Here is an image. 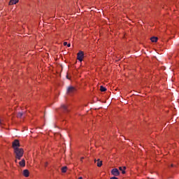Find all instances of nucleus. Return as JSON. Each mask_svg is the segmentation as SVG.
Masks as SVG:
<instances>
[{
  "label": "nucleus",
  "instance_id": "f257e3e1",
  "mask_svg": "<svg viewBox=\"0 0 179 179\" xmlns=\"http://www.w3.org/2000/svg\"><path fill=\"white\" fill-rule=\"evenodd\" d=\"M14 153L15 155V163H17V160H20V159H22V157H23V155L24 153V151L23 150L22 148H15V150H14Z\"/></svg>",
  "mask_w": 179,
  "mask_h": 179
},
{
  "label": "nucleus",
  "instance_id": "f03ea898",
  "mask_svg": "<svg viewBox=\"0 0 179 179\" xmlns=\"http://www.w3.org/2000/svg\"><path fill=\"white\" fill-rule=\"evenodd\" d=\"M83 58H85V53H83V51H80L77 54V59H78L80 62H82L83 61Z\"/></svg>",
  "mask_w": 179,
  "mask_h": 179
},
{
  "label": "nucleus",
  "instance_id": "7ed1b4c3",
  "mask_svg": "<svg viewBox=\"0 0 179 179\" xmlns=\"http://www.w3.org/2000/svg\"><path fill=\"white\" fill-rule=\"evenodd\" d=\"M20 147V143H19V140H15L13 143V148L15 150L19 149Z\"/></svg>",
  "mask_w": 179,
  "mask_h": 179
},
{
  "label": "nucleus",
  "instance_id": "20e7f679",
  "mask_svg": "<svg viewBox=\"0 0 179 179\" xmlns=\"http://www.w3.org/2000/svg\"><path fill=\"white\" fill-rule=\"evenodd\" d=\"M111 173L113 176H120V171H118L117 169H113Z\"/></svg>",
  "mask_w": 179,
  "mask_h": 179
},
{
  "label": "nucleus",
  "instance_id": "39448f33",
  "mask_svg": "<svg viewBox=\"0 0 179 179\" xmlns=\"http://www.w3.org/2000/svg\"><path fill=\"white\" fill-rule=\"evenodd\" d=\"M22 174L24 177H29V176H30V172L29 171V170L25 169L22 171Z\"/></svg>",
  "mask_w": 179,
  "mask_h": 179
},
{
  "label": "nucleus",
  "instance_id": "423d86ee",
  "mask_svg": "<svg viewBox=\"0 0 179 179\" xmlns=\"http://www.w3.org/2000/svg\"><path fill=\"white\" fill-rule=\"evenodd\" d=\"M19 165L20 166V167H24V166H26V161L24 160V159H22L19 162Z\"/></svg>",
  "mask_w": 179,
  "mask_h": 179
},
{
  "label": "nucleus",
  "instance_id": "0eeeda50",
  "mask_svg": "<svg viewBox=\"0 0 179 179\" xmlns=\"http://www.w3.org/2000/svg\"><path fill=\"white\" fill-rule=\"evenodd\" d=\"M76 89L73 87H69L67 90V93H73L75 92Z\"/></svg>",
  "mask_w": 179,
  "mask_h": 179
},
{
  "label": "nucleus",
  "instance_id": "6e6552de",
  "mask_svg": "<svg viewBox=\"0 0 179 179\" xmlns=\"http://www.w3.org/2000/svg\"><path fill=\"white\" fill-rule=\"evenodd\" d=\"M19 2V0H10L8 5H16Z\"/></svg>",
  "mask_w": 179,
  "mask_h": 179
},
{
  "label": "nucleus",
  "instance_id": "1a4fd4ad",
  "mask_svg": "<svg viewBox=\"0 0 179 179\" xmlns=\"http://www.w3.org/2000/svg\"><path fill=\"white\" fill-rule=\"evenodd\" d=\"M119 170L120 171H122V174H125V170H127V167H125V166H124V167L120 166V167H119Z\"/></svg>",
  "mask_w": 179,
  "mask_h": 179
},
{
  "label": "nucleus",
  "instance_id": "9d476101",
  "mask_svg": "<svg viewBox=\"0 0 179 179\" xmlns=\"http://www.w3.org/2000/svg\"><path fill=\"white\" fill-rule=\"evenodd\" d=\"M97 166L98 167H101V166H103V162L102 161H100L99 159H97Z\"/></svg>",
  "mask_w": 179,
  "mask_h": 179
},
{
  "label": "nucleus",
  "instance_id": "9b49d317",
  "mask_svg": "<svg viewBox=\"0 0 179 179\" xmlns=\"http://www.w3.org/2000/svg\"><path fill=\"white\" fill-rule=\"evenodd\" d=\"M152 43H157V37H152L150 38Z\"/></svg>",
  "mask_w": 179,
  "mask_h": 179
},
{
  "label": "nucleus",
  "instance_id": "f8f14e48",
  "mask_svg": "<svg viewBox=\"0 0 179 179\" xmlns=\"http://www.w3.org/2000/svg\"><path fill=\"white\" fill-rule=\"evenodd\" d=\"M67 169L68 168L66 166H64L63 168H62V173H66Z\"/></svg>",
  "mask_w": 179,
  "mask_h": 179
},
{
  "label": "nucleus",
  "instance_id": "ddd939ff",
  "mask_svg": "<svg viewBox=\"0 0 179 179\" xmlns=\"http://www.w3.org/2000/svg\"><path fill=\"white\" fill-rule=\"evenodd\" d=\"M100 90H101V92H106V90H107V89L103 86H101Z\"/></svg>",
  "mask_w": 179,
  "mask_h": 179
},
{
  "label": "nucleus",
  "instance_id": "4468645a",
  "mask_svg": "<svg viewBox=\"0 0 179 179\" xmlns=\"http://www.w3.org/2000/svg\"><path fill=\"white\" fill-rule=\"evenodd\" d=\"M22 115H23V113H19L18 115H17V117H18L19 118H20Z\"/></svg>",
  "mask_w": 179,
  "mask_h": 179
},
{
  "label": "nucleus",
  "instance_id": "2eb2a0df",
  "mask_svg": "<svg viewBox=\"0 0 179 179\" xmlns=\"http://www.w3.org/2000/svg\"><path fill=\"white\" fill-rule=\"evenodd\" d=\"M64 45H68V43L67 42H64Z\"/></svg>",
  "mask_w": 179,
  "mask_h": 179
},
{
  "label": "nucleus",
  "instance_id": "dca6fc26",
  "mask_svg": "<svg viewBox=\"0 0 179 179\" xmlns=\"http://www.w3.org/2000/svg\"><path fill=\"white\" fill-rule=\"evenodd\" d=\"M62 107L63 108H66V105H63V106H62Z\"/></svg>",
  "mask_w": 179,
  "mask_h": 179
},
{
  "label": "nucleus",
  "instance_id": "f3484780",
  "mask_svg": "<svg viewBox=\"0 0 179 179\" xmlns=\"http://www.w3.org/2000/svg\"><path fill=\"white\" fill-rule=\"evenodd\" d=\"M83 159H85V157H82L80 158L81 162H83Z\"/></svg>",
  "mask_w": 179,
  "mask_h": 179
},
{
  "label": "nucleus",
  "instance_id": "a211bd4d",
  "mask_svg": "<svg viewBox=\"0 0 179 179\" xmlns=\"http://www.w3.org/2000/svg\"><path fill=\"white\" fill-rule=\"evenodd\" d=\"M110 179H118V178H117V177H113V178H111Z\"/></svg>",
  "mask_w": 179,
  "mask_h": 179
},
{
  "label": "nucleus",
  "instance_id": "6ab92c4d",
  "mask_svg": "<svg viewBox=\"0 0 179 179\" xmlns=\"http://www.w3.org/2000/svg\"><path fill=\"white\" fill-rule=\"evenodd\" d=\"M67 47H71V43L67 44Z\"/></svg>",
  "mask_w": 179,
  "mask_h": 179
},
{
  "label": "nucleus",
  "instance_id": "aec40b11",
  "mask_svg": "<svg viewBox=\"0 0 179 179\" xmlns=\"http://www.w3.org/2000/svg\"><path fill=\"white\" fill-rule=\"evenodd\" d=\"M171 167H174V165H173V164H171Z\"/></svg>",
  "mask_w": 179,
  "mask_h": 179
},
{
  "label": "nucleus",
  "instance_id": "412c9836",
  "mask_svg": "<svg viewBox=\"0 0 179 179\" xmlns=\"http://www.w3.org/2000/svg\"><path fill=\"white\" fill-rule=\"evenodd\" d=\"M0 124H1V120H0Z\"/></svg>",
  "mask_w": 179,
  "mask_h": 179
}]
</instances>
